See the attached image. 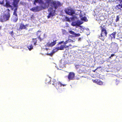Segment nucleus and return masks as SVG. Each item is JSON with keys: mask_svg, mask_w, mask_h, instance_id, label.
Returning a JSON list of instances; mask_svg holds the SVG:
<instances>
[{"mask_svg": "<svg viewBox=\"0 0 122 122\" xmlns=\"http://www.w3.org/2000/svg\"><path fill=\"white\" fill-rule=\"evenodd\" d=\"M106 71L107 72H108L110 71H109L108 70H106Z\"/></svg>", "mask_w": 122, "mask_h": 122, "instance_id": "nucleus-48", "label": "nucleus"}, {"mask_svg": "<svg viewBox=\"0 0 122 122\" xmlns=\"http://www.w3.org/2000/svg\"><path fill=\"white\" fill-rule=\"evenodd\" d=\"M104 62H102L101 63H99V64H102Z\"/></svg>", "mask_w": 122, "mask_h": 122, "instance_id": "nucleus-43", "label": "nucleus"}, {"mask_svg": "<svg viewBox=\"0 0 122 122\" xmlns=\"http://www.w3.org/2000/svg\"><path fill=\"white\" fill-rule=\"evenodd\" d=\"M26 26H27V25H25L23 23H21L20 25V28L21 29H25L26 28Z\"/></svg>", "mask_w": 122, "mask_h": 122, "instance_id": "nucleus-14", "label": "nucleus"}, {"mask_svg": "<svg viewBox=\"0 0 122 122\" xmlns=\"http://www.w3.org/2000/svg\"><path fill=\"white\" fill-rule=\"evenodd\" d=\"M41 31H38L37 32V34L38 36V38L40 39V40L41 41L45 37V34H42L41 35H40V34H41Z\"/></svg>", "mask_w": 122, "mask_h": 122, "instance_id": "nucleus-5", "label": "nucleus"}, {"mask_svg": "<svg viewBox=\"0 0 122 122\" xmlns=\"http://www.w3.org/2000/svg\"><path fill=\"white\" fill-rule=\"evenodd\" d=\"M119 19V17L118 16H117L116 18V21L117 22L118 21Z\"/></svg>", "mask_w": 122, "mask_h": 122, "instance_id": "nucleus-34", "label": "nucleus"}, {"mask_svg": "<svg viewBox=\"0 0 122 122\" xmlns=\"http://www.w3.org/2000/svg\"><path fill=\"white\" fill-rule=\"evenodd\" d=\"M98 80V79H96L95 80H93L92 81L93 82L97 84V82Z\"/></svg>", "mask_w": 122, "mask_h": 122, "instance_id": "nucleus-28", "label": "nucleus"}, {"mask_svg": "<svg viewBox=\"0 0 122 122\" xmlns=\"http://www.w3.org/2000/svg\"><path fill=\"white\" fill-rule=\"evenodd\" d=\"M65 11L66 14L69 15H72L75 14L74 10L71 8L66 9Z\"/></svg>", "mask_w": 122, "mask_h": 122, "instance_id": "nucleus-4", "label": "nucleus"}, {"mask_svg": "<svg viewBox=\"0 0 122 122\" xmlns=\"http://www.w3.org/2000/svg\"><path fill=\"white\" fill-rule=\"evenodd\" d=\"M113 44L115 45L116 46V47L117 48V44L116 43H113Z\"/></svg>", "mask_w": 122, "mask_h": 122, "instance_id": "nucleus-36", "label": "nucleus"}, {"mask_svg": "<svg viewBox=\"0 0 122 122\" xmlns=\"http://www.w3.org/2000/svg\"><path fill=\"white\" fill-rule=\"evenodd\" d=\"M117 7L118 8V9H120L122 7V0L121 1V4L117 5Z\"/></svg>", "mask_w": 122, "mask_h": 122, "instance_id": "nucleus-21", "label": "nucleus"}, {"mask_svg": "<svg viewBox=\"0 0 122 122\" xmlns=\"http://www.w3.org/2000/svg\"><path fill=\"white\" fill-rule=\"evenodd\" d=\"M12 20L15 22H16L18 20L17 17L16 16H13L12 18Z\"/></svg>", "mask_w": 122, "mask_h": 122, "instance_id": "nucleus-18", "label": "nucleus"}, {"mask_svg": "<svg viewBox=\"0 0 122 122\" xmlns=\"http://www.w3.org/2000/svg\"><path fill=\"white\" fill-rule=\"evenodd\" d=\"M34 41L35 42V43H34V45H36V42H37V41L36 39H35L34 40Z\"/></svg>", "mask_w": 122, "mask_h": 122, "instance_id": "nucleus-35", "label": "nucleus"}, {"mask_svg": "<svg viewBox=\"0 0 122 122\" xmlns=\"http://www.w3.org/2000/svg\"><path fill=\"white\" fill-rule=\"evenodd\" d=\"M81 19L82 20H84L86 21H88V20L86 18L85 16L82 17L81 18Z\"/></svg>", "mask_w": 122, "mask_h": 122, "instance_id": "nucleus-22", "label": "nucleus"}, {"mask_svg": "<svg viewBox=\"0 0 122 122\" xmlns=\"http://www.w3.org/2000/svg\"><path fill=\"white\" fill-rule=\"evenodd\" d=\"M72 20L73 21L71 24L74 26H79L83 23V22L82 21L78 20L77 17L76 16H73L72 18Z\"/></svg>", "mask_w": 122, "mask_h": 122, "instance_id": "nucleus-2", "label": "nucleus"}, {"mask_svg": "<svg viewBox=\"0 0 122 122\" xmlns=\"http://www.w3.org/2000/svg\"><path fill=\"white\" fill-rule=\"evenodd\" d=\"M4 5L7 7H11V6L7 2H6L5 5Z\"/></svg>", "mask_w": 122, "mask_h": 122, "instance_id": "nucleus-23", "label": "nucleus"}, {"mask_svg": "<svg viewBox=\"0 0 122 122\" xmlns=\"http://www.w3.org/2000/svg\"><path fill=\"white\" fill-rule=\"evenodd\" d=\"M75 65L76 68L77 69L80 67L81 65H79L78 64H75Z\"/></svg>", "mask_w": 122, "mask_h": 122, "instance_id": "nucleus-24", "label": "nucleus"}, {"mask_svg": "<svg viewBox=\"0 0 122 122\" xmlns=\"http://www.w3.org/2000/svg\"><path fill=\"white\" fill-rule=\"evenodd\" d=\"M14 7L15 8V9L14 12H17V7H18V6L17 5V6L16 7L14 5Z\"/></svg>", "mask_w": 122, "mask_h": 122, "instance_id": "nucleus-32", "label": "nucleus"}, {"mask_svg": "<svg viewBox=\"0 0 122 122\" xmlns=\"http://www.w3.org/2000/svg\"><path fill=\"white\" fill-rule=\"evenodd\" d=\"M116 34V33L114 32L111 35V36L112 38L113 37H114L115 38V35Z\"/></svg>", "mask_w": 122, "mask_h": 122, "instance_id": "nucleus-26", "label": "nucleus"}, {"mask_svg": "<svg viewBox=\"0 0 122 122\" xmlns=\"http://www.w3.org/2000/svg\"><path fill=\"white\" fill-rule=\"evenodd\" d=\"M69 47L68 46H66L65 45V48H66V47Z\"/></svg>", "mask_w": 122, "mask_h": 122, "instance_id": "nucleus-42", "label": "nucleus"}, {"mask_svg": "<svg viewBox=\"0 0 122 122\" xmlns=\"http://www.w3.org/2000/svg\"><path fill=\"white\" fill-rule=\"evenodd\" d=\"M61 44L59 45H58V46H59L57 47V50H62L65 47V45H61ZM58 45H59V44H58Z\"/></svg>", "mask_w": 122, "mask_h": 122, "instance_id": "nucleus-11", "label": "nucleus"}, {"mask_svg": "<svg viewBox=\"0 0 122 122\" xmlns=\"http://www.w3.org/2000/svg\"><path fill=\"white\" fill-rule=\"evenodd\" d=\"M53 83H52V84L54 86H56V84L58 82H57L56 81H55V80H53Z\"/></svg>", "mask_w": 122, "mask_h": 122, "instance_id": "nucleus-25", "label": "nucleus"}, {"mask_svg": "<svg viewBox=\"0 0 122 122\" xmlns=\"http://www.w3.org/2000/svg\"><path fill=\"white\" fill-rule=\"evenodd\" d=\"M19 1V0H14V4L15 6H17V4Z\"/></svg>", "mask_w": 122, "mask_h": 122, "instance_id": "nucleus-16", "label": "nucleus"}, {"mask_svg": "<svg viewBox=\"0 0 122 122\" xmlns=\"http://www.w3.org/2000/svg\"><path fill=\"white\" fill-rule=\"evenodd\" d=\"M71 41L73 42L74 41H73V40H71V39H70L69 38H68V39L65 42H64L63 41H62L60 42L59 43V45L61 44L62 43H64V44H66L68 42H70Z\"/></svg>", "mask_w": 122, "mask_h": 122, "instance_id": "nucleus-10", "label": "nucleus"}, {"mask_svg": "<svg viewBox=\"0 0 122 122\" xmlns=\"http://www.w3.org/2000/svg\"><path fill=\"white\" fill-rule=\"evenodd\" d=\"M41 8L39 6H37L36 7H33L30 9V10L33 12H35L39 11L41 10Z\"/></svg>", "mask_w": 122, "mask_h": 122, "instance_id": "nucleus-7", "label": "nucleus"}, {"mask_svg": "<svg viewBox=\"0 0 122 122\" xmlns=\"http://www.w3.org/2000/svg\"><path fill=\"white\" fill-rule=\"evenodd\" d=\"M13 32V31H12L11 32H10V34H12Z\"/></svg>", "mask_w": 122, "mask_h": 122, "instance_id": "nucleus-45", "label": "nucleus"}, {"mask_svg": "<svg viewBox=\"0 0 122 122\" xmlns=\"http://www.w3.org/2000/svg\"><path fill=\"white\" fill-rule=\"evenodd\" d=\"M68 46L69 47V46H72L71 44H70V45H69Z\"/></svg>", "mask_w": 122, "mask_h": 122, "instance_id": "nucleus-46", "label": "nucleus"}, {"mask_svg": "<svg viewBox=\"0 0 122 122\" xmlns=\"http://www.w3.org/2000/svg\"><path fill=\"white\" fill-rule=\"evenodd\" d=\"M60 66H63L65 65V64H62V61L60 62Z\"/></svg>", "mask_w": 122, "mask_h": 122, "instance_id": "nucleus-31", "label": "nucleus"}, {"mask_svg": "<svg viewBox=\"0 0 122 122\" xmlns=\"http://www.w3.org/2000/svg\"><path fill=\"white\" fill-rule=\"evenodd\" d=\"M56 43V41H51V42H49L48 43L46 44V46L51 47L55 45Z\"/></svg>", "mask_w": 122, "mask_h": 122, "instance_id": "nucleus-8", "label": "nucleus"}, {"mask_svg": "<svg viewBox=\"0 0 122 122\" xmlns=\"http://www.w3.org/2000/svg\"><path fill=\"white\" fill-rule=\"evenodd\" d=\"M69 33L70 34L73 35L75 36H80V35L79 34H77L75 33L74 32L71 30L69 31Z\"/></svg>", "mask_w": 122, "mask_h": 122, "instance_id": "nucleus-12", "label": "nucleus"}, {"mask_svg": "<svg viewBox=\"0 0 122 122\" xmlns=\"http://www.w3.org/2000/svg\"><path fill=\"white\" fill-rule=\"evenodd\" d=\"M10 17V14L8 13L7 14L5 15H4L3 20L4 21H6L8 20Z\"/></svg>", "mask_w": 122, "mask_h": 122, "instance_id": "nucleus-9", "label": "nucleus"}, {"mask_svg": "<svg viewBox=\"0 0 122 122\" xmlns=\"http://www.w3.org/2000/svg\"><path fill=\"white\" fill-rule=\"evenodd\" d=\"M13 15H14V16H17V14L16 13V12H14L13 13Z\"/></svg>", "mask_w": 122, "mask_h": 122, "instance_id": "nucleus-33", "label": "nucleus"}, {"mask_svg": "<svg viewBox=\"0 0 122 122\" xmlns=\"http://www.w3.org/2000/svg\"><path fill=\"white\" fill-rule=\"evenodd\" d=\"M107 33L106 30L104 28H102V33L101 36H99V38L102 41H104V38L106 37Z\"/></svg>", "mask_w": 122, "mask_h": 122, "instance_id": "nucleus-3", "label": "nucleus"}, {"mask_svg": "<svg viewBox=\"0 0 122 122\" xmlns=\"http://www.w3.org/2000/svg\"><path fill=\"white\" fill-rule=\"evenodd\" d=\"M56 51H55L54 50L53 51V52H56Z\"/></svg>", "mask_w": 122, "mask_h": 122, "instance_id": "nucleus-49", "label": "nucleus"}, {"mask_svg": "<svg viewBox=\"0 0 122 122\" xmlns=\"http://www.w3.org/2000/svg\"><path fill=\"white\" fill-rule=\"evenodd\" d=\"M39 3L41 4L42 7L46 8L49 7L48 9L49 11L50 12L47 16L48 18L54 15L55 9L58 6L61 5V4L58 1H49L48 0H35L34 4L36 5V3Z\"/></svg>", "mask_w": 122, "mask_h": 122, "instance_id": "nucleus-1", "label": "nucleus"}, {"mask_svg": "<svg viewBox=\"0 0 122 122\" xmlns=\"http://www.w3.org/2000/svg\"><path fill=\"white\" fill-rule=\"evenodd\" d=\"M103 82L99 80H98L97 84L99 85H103Z\"/></svg>", "mask_w": 122, "mask_h": 122, "instance_id": "nucleus-19", "label": "nucleus"}, {"mask_svg": "<svg viewBox=\"0 0 122 122\" xmlns=\"http://www.w3.org/2000/svg\"><path fill=\"white\" fill-rule=\"evenodd\" d=\"M60 86H66V84H62V83H61V82H60Z\"/></svg>", "mask_w": 122, "mask_h": 122, "instance_id": "nucleus-29", "label": "nucleus"}, {"mask_svg": "<svg viewBox=\"0 0 122 122\" xmlns=\"http://www.w3.org/2000/svg\"><path fill=\"white\" fill-rule=\"evenodd\" d=\"M28 48L29 49V50L30 51L31 49H32L33 48V46L32 45L30 46H29L28 47Z\"/></svg>", "mask_w": 122, "mask_h": 122, "instance_id": "nucleus-27", "label": "nucleus"}, {"mask_svg": "<svg viewBox=\"0 0 122 122\" xmlns=\"http://www.w3.org/2000/svg\"><path fill=\"white\" fill-rule=\"evenodd\" d=\"M78 13H79L80 17H82L85 14L83 12L81 11L80 10L78 11Z\"/></svg>", "mask_w": 122, "mask_h": 122, "instance_id": "nucleus-15", "label": "nucleus"}, {"mask_svg": "<svg viewBox=\"0 0 122 122\" xmlns=\"http://www.w3.org/2000/svg\"><path fill=\"white\" fill-rule=\"evenodd\" d=\"M62 32L64 34H67L66 31L64 30H62Z\"/></svg>", "mask_w": 122, "mask_h": 122, "instance_id": "nucleus-30", "label": "nucleus"}, {"mask_svg": "<svg viewBox=\"0 0 122 122\" xmlns=\"http://www.w3.org/2000/svg\"><path fill=\"white\" fill-rule=\"evenodd\" d=\"M92 71H93V72H96L97 71V70H96V69H95L94 70H92Z\"/></svg>", "mask_w": 122, "mask_h": 122, "instance_id": "nucleus-40", "label": "nucleus"}, {"mask_svg": "<svg viewBox=\"0 0 122 122\" xmlns=\"http://www.w3.org/2000/svg\"><path fill=\"white\" fill-rule=\"evenodd\" d=\"M115 55L114 54H112L111 55V57H110L111 58L113 56H115Z\"/></svg>", "mask_w": 122, "mask_h": 122, "instance_id": "nucleus-39", "label": "nucleus"}, {"mask_svg": "<svg viewBox=\"0 0 122 122\" xmlns=\"http://www.w3.org/2000/svg\"><path fill=\"white\" fill-rule=\"evenodd\" d=\"M51 80L49 78H46V80L45 83L46 84L48 83L49 84H50Z\"/></svg>", "mask_w": 122, "mask_h": 122, "instance_id": "nucleus-17", "label": "nucleus"}, {"mask_svg": "<svg viewBox=\"0 0 122 122\" xmlns=\"http://www.w3.org/2000/svg\"><path fill=\"white\" fill-rule=\"evenodd\" d=\"M96 70L97 71H96V72L98 73L99 72L102 71V69L101 66H99L97 67L96 68Z\"/></svg>", "mask_w": 122, "mask_h": 122, "instance_id": "nucleus-13", "label": "nucleus"}, {"mask_svg": "<svg viewBox=\"0 0 122 122\" xmlns=\"http://www.w3.org/2000/svg\"><path fill=\"white\" fill-rule=\"evenodd\" d=\"M63 57V58L61 59V61H62V60L65 61H66V60H65V57Z\"/></svg>", "mask_w": 122, "mask_h": 122, "instance_id": "nucleus-38", "label": "nucleus"}, {"mask_svg": "<svg viewBox=\"0 0 122 122\" xmlns=\"http://www.w3.org/2000/svg\"><path fill=\"white\" fill-rule=\"evenodd\" d=\"M54 53L52 52L51 53H50L49 54H48V55H50V56H52L53 55V54Z\"/></svg>", "mask_w": 122, "mask_h": 122, "instance_id": "nucleus-37", "label": "nucleus"}, {"mask_svg": "<svg viewBox=\"0 0 122 122\" xmlns=\"http://www.w3.org/2000/svg\"><path fill=\"white\" fill-rule=\"evenodd\" d=\"M66 20L67 21H68L69 20V18H67V17H66Z\"/></svg>", "mask_w": 122, "mask_h": 122, "instance_id": "nucleus-44", "label": "nucleus"}, {"mask_svg": "<svg viewBox=\"0 0 122 122\" xmlns=\"http://www.w3.org/2000/svg\"><path fill=\"white\" fill-rule=\"evenodd\" d=\"M60 82H58L56 85L55 87H56V89H58L60 86Z\"/></svg>", "mask_w": 122, "mask_h": 122, "instance_id": "nucleus-20", "label": "nucleus"}, {"mask_svg": "<svg viewBox=\"0 0 122 122\" xmlns=\"http://www.w3.org/2000/svg\"><path fill=\"white\" fill-rule=\"evenodd\" d=\"M119 82L118 81H116V84L117 85V83Z\"/></svg>", "mask_w": 122, "mask_h": 122, "instance_id": "nucleus-41", "label": "nucleus"}, {"mask_svg": "<svg viewBox=\"0 0 122 122\" xmlns=\"http://www.w3.org/2000/svg\"><path fill=\"white\" fill-rule=\"evenodd\" d=\"M1 4H3V2H2V3H0Z\"/></svg>", "mask_w": 122, "mask_h": 122, "instance_id": "nucleus-47", "label": "nucleus"}, {"mask_svg": "<svg viewBox=\"0 0 122 122\" xmlns=\"http://www.w3.org/2000/svg\"><path fill=\"white\" fill-rule=\"evenodd\" d=\"M75 74L73 72L69 73L68 76V78L69 80H74L75 79Z\"/></svg>", "mask_w": 122, "mask_h": 122, "instance_id": "nucleus-6", "label": "nucleus"}]
</instances>
